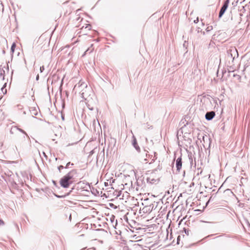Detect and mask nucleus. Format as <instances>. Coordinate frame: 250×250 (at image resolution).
<instances>
[{
	"mask_svg": "<svg viewBox=\"0 0 250 250\" xmlns=\"http://www.w3.org/2000/svg\"><path fill=\"white\" fill-rule=\"evenodd\" d=\"M9 67L8 64L0 65V79L5 80L6 75L9 73Z\"/></svg>",
	"mask_w": 250,
	"mask_h": 250,
	"instance_id": "f03ea898",
	"label": "nucleus"
},
{
	"mask_svg": "<svg viewBox=\"0 0 250 250\" xmlns=\"http://www.w3.org/2000/svg\"><path fill=\"white\" fill-rule=\"evenodd\" d=\"M80 86H83L84 87H86L87 85L84 83H81V82H80L78 85L77 84L75 86L74 88H77L78 87H79Z\"/></svg>",
	"mask_w": 250,
	"mask_h": 250,
	"instance_id": "1a4fd4ad",
	"label": "nucleus"
},
{
	"mask_svg": "<svg viewBox=\"0 0 250 250\" xmlns=\"http://www.w3.org/2000/svg\"><path fill=\"white\" fill-rule=\"evenodd\" d=\"M44 70V67L43 66H42L40 67V72L42 73L43 71Z\"/></svg>",
	"mask_w": 250,
	"mask_h": 250,
	"instance_id": "dca6fc26",
	"label": "nucleus"
},
{
	"mask_svg": "<svg viewBox=\"0 0 250 250\" xmlns=\"http://www.w3.org/2000/svg\"><path fill=\"white\" fill-rule=\"evenodd\" d=\"M85 28H87L88 30H90V25H87L86 26H85Z\"/></svg>",
	"mask_w": 250,
	"mask_h": 250,
	"instance_id": "412c9836",
	"label": "nucleus"
},
{
	"mask_svg": "<svg viewBox=\"0 0 250 250\" xmlns=\"http://www.w3.org/2000/svg\"><path fill=\"white\" fill-rule=\"evenodd\" d=\"M110 221L111 223H112V222H113V219H111V217L110 218Z\"/></svg>",
	"mask_w": 250,
	"mask_h": 250,
	"instance_id": "393cba45",
	"label": "nucleus"
},
{
	"mask_svg": "<svg viewBox=\"0 0 250 250\" xmlns=\"http://www.w3.org/2000/svg\"><path fill=\"white\" fill-rule=\"evenodd\" d=\"M235 55H236L237 57L238 56L237 50L236 48L230 49L228 51V57L231 59L232 61L234 59Z\"/></svg>",
	"mask_w": 250,
	"mask_h": 250,
	"instance_id": "7ed1b4c3",
	"label": "nucleus"
},
{
	"mask_svg": "<svg viewBox=\"0 0 250 250\" xmlns=\"http://www.w3.org/2000/svg\"><path fill=\"white\" fill-rule=\"evenodd\" d=\"M213 29L212 26H208L207 28L206 29V30L207 32H209L211 30H212Z\"/></svg>",
	"mask_w": 250,
	"mask_h": 250,
	"instance_id": "9b49d317",
	"label": "nucleus"
},
{
	"mask_svg": "<svg viewBox=\"0 0 250 250\" xmlns=\"http://www.w3.org/2000/svg\"><path fill=\"white\" fill-rule=\"evenodd\" d=\"M215 112L213 111L208 112L205 115L206 119L208 121L211 120L215 116Z\"/></svg>",
	"mask_w": 250,
	"mask_h": 250,
	"instance_id": "423d86ee",
	"label": "nucleus"
},
{
	"mask_svg": "<svg viewBox=\"0 0 250 250\" xmlns=\"http://www.w3.org/2000/svg\"><path fill=\"white\" fill-rule=\"evenodd\" d=\"M199 21V18L197 17L196 20L194 21L195 23H197Z\"/></svg>",
	"mask_w": 250,
	"mask_h": 250,
	"instance_id": "aec40b11",
	"label": "nucleus"
},
{
	"mask_svg": "<svg viewBox=\"0 0 250 250\" xmlns=\"http://www.w3.org/2000/svg\"><path fill=\"white\" fill-rule=\"evenodd\" d=\"M23 114H26V112H25V111H24L23 112Z\"/></svg>",
	"mask_w": 250,
	"mask_h": 250,
	"instance_id": "bb28decb",
	"label": "nucleus"
},
{
	"mask_svg": "<svg viewBox=\"0 0 250 250\" xmlns=\"http://www.w3.org/2000/svg\"><path fill=\"white\" fill-rule=\"evenodd\" d=\"M16 47V44L15 43H13V44L12 45V46H11V51L13 52L14 51V49H15V48Z\"/></svg>",
	"mask_w": 250,
	"mask_h": 250,
	"instance_id": "4468645a",
	"label": "nucleus"
},
{
	"mask_svg": "<svg viewBox=\"0 0 250 250\" xmlns=\"http://www.w3.org/2000/svg\"><path fill=\"white\" fill-rule=\"evenodd\" d=\"M62 119L63 120H64V117L63 116H62Z\"/></svg>",
	"mask_w": 250,
	"mask_h": 250,
	"instance_id": "cd10ccee",
	"label": "nucleus"
},
{
	"mask_svg": "<svg viewBox=\"0 0 250 250\" xmlns=\"http://www.w3.org/2000/svg\"><path fill=\"white\" fill-rule=\"evenodd\" d=\"M39 75H38L36 77V80H39Z\"/></svg>",
	"mask_w": 250,
	"mask_h": 250,
	"instance_id": "b1692460",
	"label": "nucleus"
},
{
	"mask_svg": "<svg viewBox=\"0 0 250 250\" xmlns=\"http://www.w3.org/2000/svg\"><path fill=\"white\" fill-rule=\"evenodd\" d=\"M16 107L18 108V110H19L23 109V106L21 104H18Z\"/></svg>",
	"mask_w": 250,
	"mask_h": 250,
	"instance_id": "f8f14e48",
	"label": "nucleus"
},
{
	"mask_svg": "<svg viewBox=\"0 0 250 250\" xmlns=\"http://www.w3.org/2000/svg\"><path fill=\"white\" fill-rule=\"evenodd\" d=\"M184 231H185V233L187 234V235H188L189 234V230L188 229H184Z\"/></svg>",
	"mask_w": 250,
	"mask_h": 250,
	"instance_id": "f3484780",
	"label": "nucleus"
},
{
	"mask_svg": "<svg viewBox=\"0 0 250 250\" xmlns=\"http://www.w3.org/2000/svg\"><path fill=\"white\" fill-rule=\"evenodd\" d=\"M18 130H19L20 132H22V133L25 134L26 136H27V134L22 129L17 127V128Z\"/></svg>",
	"mask_w": 250,
	"mask_h": 250,
	"instance_id": "ddd939ff",
	"label": "nucleus"
},
{
	"mask_svg": "<svg viewBox=\"0 0 250 250\" xmlns=\"http://www.w3.org/2000/svg\"><path fill=\"white\" fill-rule=\"evenodd\" d=\"M75 174H76V171L73 169L63 176L60 181L61 187L63 188H67L70 185L72 184L73 177Z\"/></svg>",
	"mask_w": 250,
	"mask_h": 250,
	"instance_id": "f257e3e1",
	"label": "nucleus"
},
{
	"mask_svg": "<svg viewBox=\"0 0 250 250\" xmlns=\"http://www.w3.org/2000/svg\"><path fill=\"white\" fill-rule=\"evenodd\" d=\"M6 83H7V82H5L4 83V84L3 86V87L1 88V90L2 91V92L3 93H6V89H4V87L6 86Z\"/></svg>",
	"mask_w": 250,
	"mask_h": 250,
	"instance_id": "9d476101",
	"label": "nucleus"
},
{
	"mask_svg": "<svg viewBox=\"0 0 250 250\" xmlns=\"http://www.w3.org/2000/svg\"><path fill=\"white\" fill-rule=\"evenodd\" d=\"M182 162L181 157H178L176 160V167L177 170L180 171L182 168Z\"/></svg>",
	"mask_w": 250,
	"mask_h": 250,
	"instance_id": "39448f33",
	"label": "nucleus"
},
{
	"mask_svg": "<svg viewBox=\"0 0 250 250\" xmlns=\"http://www.w3.org/2000/svg\"><path fill=\"white\" fill-rule=\"evenodd\" d=\"M142 210L144 212H150L152 210V208L150 206H146L143 208Z\"/></svg>",
	"mask_w": 250,
	"mask_h": 250,
	"instance_id": "0eeeda50",
	"label": "nucleus"
},
{
	"mask_svg": "<svg viewBox=\"0 0 250 250\" xmlns=\"http://www.w3.org/2000/svg\"><path fill=\"white\" fill-rule=\"evenodd\" d=\"M3 224V222L2 220H0V226Z\"/></svg>",
	"mask_w": 250,
	"mask_h": 250,
	"instance_id": "5701e85b",
	"label": "nucleus"
},
{
	"mask_svg": "<svg viewBox=\"0 0 250 250\" xmlns=\"http://www.w3.org/2000/svg\"><path fill=\"white\" fill-rule=\"evenodd\" d=\"M229 3V0H227L224 2V3L223 5L222 6V7H221V10L219 12V18H221L223 15V14H224L225 11H226L227 8L228 7Z\"/></svg>",
	"mask_w": 250,
	"mask_h": 250,
	"instance_id": "20e7f679",
	"label": "nucleus"
},
{
	"mask_svg": "<svg viewBox=\"0 0 250 250\" xmlns=\"http://www.w3.org/2000/svg\"><path fill=\"white\" fill-rule=\"evenodd\" d=\"M73 166V163H71L70 162H68L67 163L66 165V167H65L66 168H68L69 166Z\"/></svg>",
	"mask_w": 250,
	"mask_h": 250,
	"instance_id": "2eb2a0df",
	"label": "nucleus"
},
{
	"mask_svg": "<svg viewBox=\"0 0 250 250\" xmlns=\"http://www.w3.org/2000/svg\"><path fill=\"white\" fill-rule=\"evenodd\" d=\"M89 50H90V49L89 48H88L84 52V54L83 55V56L84 55H85L86 53V52H87Z\"/></svg>",
	"mask_w": 250,
	"mask_h": 250,
	"instance_id": "4be33fe9",
	"label": "nucleus"
},
{
	"mask_svg": "<svg viewBox=\"0 0 250 250\" xmlns=\"http://www.w3.org/2000/svg\"><path fill=\"white\" fill-rule=\"evenodd\" d=\"M64 168V167L62 166H60L59 167H58V169L60 171L61 169H63Z\"/></svg>",
	"mask_w": 250,
	"mask_h": 250,
	"instance_id": "6ab92c4d",
	"label": "nucleus"
},
{
	"mask_svg": "<svg viewBox=\"0 0 250 250\" xmlns=\"http://www.w3.org/2000/svg\"><path fill=\"white\" fill-rule=\"evenodd\" d=\"M93 50V48L90 50V52H91Z\"/></svg>",
	"mask_w": 250,
	"mask_h": 250,
	"instance_id": "a878e982",
	"label": "nucleus"
},
{
	"mask_svg": "<svg viewBox=\"0 0 250 250\" xmlns=\"http://www.w3.org/2000/svg\"><path fill=\"white\" fill-rule=\"evenodd\" d=\"M113 219V222L111 223L112 227L116 229L117 225V220L115 219V217L114 216L111 217V219Z\"/></svg>",
	"mask_w": 250,
	"mask_h": 250,
	"instance_id": "6e6552de",
	"label": "nucleus"
},
{
	"mask_svg": "<svg viewBox=\"0 0 250 250\" xmlns=\"http://www.w3.org/2000/svg\"><path fill=\"white\" fill-rule=\"evenodd\" d=\"M136 144V142L135 141L133 143V145H134V147H135V148L136 149H139V146L137 147V146H135Z\"/></svg>",
	"mask_w": 250,
	"mask_h": 250,
	"instance_id": "a211bd4d",
	"label": "nucleus"
}]
</instances>
